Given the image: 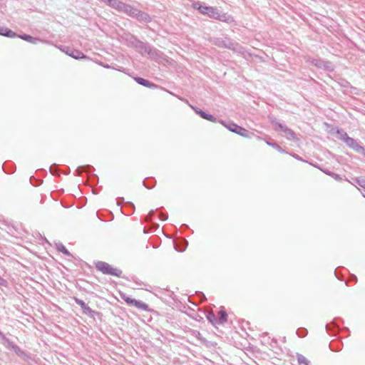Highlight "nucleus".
<instances>
[{
  "label": "nucleus",
  "instance_id": "nucleus-36",
  "mask_svg": "<svg viewBox=\"0 0 365 365\" xmlns=\"http://www.w3.org/2000/svg\"><path fill=\"white\" fill-rule=\"evenodd\" d=\"M50 171L53 175H59V174L57 173V171L55 170V168L53 166L50 167Z\"/></svg>",
  "mask_w": 365,
  "mask_h": 365
},
{
  "label": "nucleus",
  "instance_id": "nucleus-34",
  "mask_svg": "<svg viewBox=\"0 0 365 365\" xmlns=\"http://www.w3.org/2000/svg\"><path fill=\"white\" fill-rule=\"evenodd\" d=\"M63 52H64L66 54L68 55V47L64 46V47H60L59 48Z\"/></svg>",
  "mask_w": 365,
  "mask_h": 365
},
{
  "label": "nucleus",
  "instance_id": "nucleus-18",
  "mask_svg": "<svg viewBox=\"0 0 365 365\" xmlns=\"http://www.w3.org/2000/svg\"><path fill=\"white\" fill-rule=\"evenodd\" d=\"M219 314H220V317L218 319V324H222L227 322V314L226 312L224 310H220L219 312Z\"/></svg>",
  "mask_w": 365,
  "mask_h": 365
},
{
  "label": "nucleus",
  "instance_id": "nucleus-30",
  "mask_svg": "<svg viewBox=\"0 0 365 365\" xmlns=\"http://www.w3.org/2000/svg\"><path fill=\"white\" fill-rule=\"evenodd\" d=\"M329 176H331V178H333L334 180H336L337 181H341L342 180V178L340 177L339 175L334 173H329Z\"/></svg>",
  "mask_w": 365,
  "mask_h": 365
},
{
  "label": "nucleus",
  "instance_id": "nucleus-15",
  "mask_svg": "<svg viewBox=\"0 0 365 365\" xmlns=\"http://www.w3.org/2000/svg\"><path fill=\"white\" fill-rule=\"evenodd\" d=\"M133 306L143 311L148 310V305L142 301L135 299Z\"/></svg>",
  "mask_w": 365,
  "mask_h": 365
},
{
  "label": "nucleus",
  "instance_id": "nucleus-13",
  "mask_svg": "<svg viewBox=\"0 0 365 365\" xmlns=\"http://www.w3.org/2000/svg\"><path fill=\"white\" fill-rule=\"evenodd\" d=\"M0 35L9 38H15L17 36L15 32L4 26H0Z\"/></svg>",
  "mask_w": 365,
  "mask_h": 365
},
{
  "label": "nucleus",
  "instance_id": "nucleus-2",
  "mask_svg": "<svg viewBox=\"0 0 365 365\" xmlns=\"http://www.w3.org/2000/svg\"><path fill=\"white\" fill-rule=\"evenodd\" d=\"M96 268L104 274H109L115 277H120L122 271L110 267L109 264L102 261H98L95 263Z\"/></svg>",
  "mask_w": 365,
  "mask_h": 365
},
{
  "label": "nucleus",
  "instance_id": "nucleus-24",
  "mask_svg": "<svg viewBox=\"0 0 365 365\" xmlns=\"http://www.w3.org/2000/svg\"><path fill=\"white\" fill-rule=\"evenodd\" d=\"M312 63V64L320 68H322V67L325 65L324 61H322L321 59H313Z\"/></svg>",
  "mask_w": 365,
  "mask_h": 365
},
{
  "label": "nucleus",
  "instance_id": "nucleus-8",
  "mask_svg": "<svg viewBox=\"0 0 365 365\" xmlns=\"http://www.w3.org/2000/svg\"><path fill=\"white\" fill-rule=\"evenodd\" d=\"M190 107L192 108V110L197 113L198 114L201 118L205 119V120H207L209 121H211V122H213V123H216L217 122L218 120H217V118L215 117H214L212 115H210V114H207L205 112H204L203 110L196 108V107H194L192 106H190Z\"/></svg>",
  "mask_w": 365,
  "mask_h": 365
},
{
  "label": "nucleus",
  "instance_id": "nucleus-4",
  "mask_svg": "<svg viewBox=\"0 0 365 365\" xmlns=\"http://www.w3.org/2000/svg\"><path fill=\"white\" fill-rule=\"evenodd\" d=\"M220 47L227 48L233 51H236L238 53H244L243 48L238 45V43L232 42L230 40H222L218 41L216 43Z\"/></svg>",
  "mask_w": 365,
  "mask_h": 365
},
{
  "label": "nucleus",
  "instance_id": "nucleus-10",
  "mask_svg": "<svg viewBox=\"0 0 365 365\" xmlns=\"http://www.w3.org/2000/svg\"><path fill=\"white\" fill-rule=\"evenodd\" d=\"M146 53L150 58L157 61L163 58V53L156 48H152L150 46H149V49H148Z\"/></svg>",
  "mask_w": 365,
  "mask_h": 365
},
{
  "label": "nucleus",
  "instance_id": "nucleus-43",
  "mask_svg": "<svg viewBox=\"0 0 365 365\" xmlns=\"http://www.w3.org/2000/svg\"><path fill=\"white\" fill-rule=\"evenodd\" d=\"M1 337H3V338H4V339H5V341L6 340V339L4 338V335H1Z\"/></svg>",
  "mask_w": 365,
  "mask_h": 365
},
{
  "label": "nucleus",
  "instance_id": "nucleus-39",
  "mask_svg": "<svg viewBox=\"0 0 365 365\" xmlns=\"http://www.w3.org/2000/svg\"><path fill=\"white\" fill-rule=\"evenodd\" d=\"M240 130H242V127H240V126L237 125V128H236L235 131L234 133L238 134V133H240Z\"/></svg>",
  "mask_w": 365,
  "mask_h": 365
},
{
  "label": "nucleus",
  "instance_id": "nucleus-12",
  "mask_svg": "<svg viewBox=\"0 0 365 365\" xmlns=\"http://www.w3.org/2000/svg\"><path fill=\"white\" fill-rule=\"evenodd\" d=\"M75 301L78 304L81 306L82 309L83 310V313L88 315H92V314L94 312L88 306L86 305V304L81 299L74 298Z\"/></svg>",
  "mask_w": 365,
  "mask_h": 365
},
{
  "label": "nucleus",
  "instance_id": "nucleus-38",
  "mask_svg": "<svg viewBox=\"0 0 365 365\" xmlns=\"http://www.w3.org/2000/svg\"><path fill=\"white\" fill-rule=\"evenodd\" d=\"M357 182H358V183H359V185L360 186H361V187L365 186V180H357Z\"/></svg>",
  "mask_w": 365,
  "mask_h": 365
},
{
  "label": "nucleus",
  "instance_id": "nucleus-28",
  "mask_svg": "<svg viewBox=\"0 0 365 365\" xmlns=\"http://www.w3.org/2000/svg\"><path fill=\"white\" fill-rule=\"evenodd\" d=\"M324 66L322 67V68L325 69V70H328V71H333L334 70V66L333 65L329 62V61H324Z\"/></svg>",
  "mask_w": 365,
  "mask_h": 365
},
{
  "label": "nucleus",
  "instance_id": "nucleus-29",
  "mask_svg": "<svg viewBox=\"0 0 365 365\" xmlns=\"http://www.w3.org/2000/svg\"><path fill=\"white\" fill-rule=\"evenodd\" d=\"M6 345L9 347H11L12 349H14V351H16L17 349H19V347L15 345V344H13L11 341H9V340H6Z\"/></svg>",
  "mask_w": 365,
  "mask_h": 365
},
{
  "label": "nucleus",
  "instance_id": "nucleus-31",
  "mask_svg": "<svg viewBox=\"0 0 365 365\" xmlns=\"http://www.w3.org/2000/svg\"><path fill=\"white\" fill-rule=\"evenodd\" d=\"M154 215V211L153 210H151L148 215L146 216V220L147 221H150L151 220V218L153 217V215Z\"/></svg>",
  "mask_w": 365,
  "mask_h": 365
},
{
  "label": "nucleus",
  "instance_id": "nucleus-22",
  "mask_svg": "<svg viewBox=\"0 0 365 365\" xmlns=\"http://www.w3.org/2000/svg\"><path fill=\"white\" fill-rule=\"evenodd\" d=\"M70 56L74 58L75 59L86 58L85 55L82 52L77 50L73 51L71 53H70Z\"/></svg>",
  "mask_w": 365,
  "mask_h": 365
},
{
  "label": "nucleus",
  "instance_id": "nucleus-3",
  "mask_svg": "<svg viewBox=\"0 0 365 365\" xmlns=\"http://www.w3.org/2000/svg\"><path fill=\"white\" fill-rule=\"evenodd\" d=\"M274 129L276 130H280L284 133V136L289 140L297 141L299 139L297 137L295 133L285 125H283L279 122H273Z\"/></svg>",
  "mask_w": 365,
  "mask_h": 365
},
{
  "label": "nucleus",
  "instance_id": "nucleus-16",
  "mask_svg": "<svg viewBox=\"0 0 365 365\" xmlns=\"http://www.w3.org/2000/svg\"><path fill=\"white\" fill-rule=\"evenodd\" d=\"M135 81L140 85H142V86H145V87H149L150 88V87L154 86V84L152 83L151 82H150L149 81H148L146 79H144L143 78H140V77L135 78Z\"/></svg>",
  "mask_w": 365,
  "mask_h": 365
},
{
  "label": "nucleus",
  "instance_id": "nucleus-42",
  "mask_svg": "<svg viewBox=\"0 0 365 365\" xmlns=\"http://www.w3.org/2000/svg\"><path fill=\"white\" fill-rule=\"evenodd\" d=\"M3 282H4V279L0 277V284H1Z\"/></svg>",
  "mask_w": 365,
  "mask_h": 365
},
{
  "label": "nucleus",
  "instance_id": "nucleus-5",
  "mask_svg": "<svg viewBox=\"0 0 365 365\" xmlns=\"http://www.w3.org/2000/svg\"><path fill=\"white\" fill-rule=\"evenodd\" d=\"M347 146L352 148L355 151L364 153L365 152V149L363 146L360 145L359 143H357L354 138H346V142L345 143Z\"/></svg>",
  "mask_w": 365,
  "mask_h": 365
},
{
  "label": "nucleus",
  "instance_id": "nucleus-44",
  "mask_svg": "<svg viewBox=\"0 0 365 365\" xmlns=\"http://www.w3.org/2000/svg\"><path fill=\"white\" fill-rule=\"evenodd\" d=\"M363 196L365 197V194H363Z\"/></svg>",
  "mask_w": 365,
  "mask_h": 365
},
{
  "label": "nucleus",
  "instance_id": "nucleus-35",
  "mask_svg": "<svg viewBox=\"0 0 365 365\" xmlns=\"http://www.w3.org/2000/svg\"><path fill=\"white\" fill-rule=\"evenodd\" d=\"M160 219L163 221H165L168 219V216L163 213H160Z\"/></svg>",
  "mask_w": 365,
  "mask_h": 365
},
{
  "label": "nucleus",
  "instance_id": "nucleus-17",
  "mask_svg": "<svg viewBox=\"0 0 365 365\" xmlns=\"http://www.w3.org/2000/svg\"><path fill=\"white\" fill-rule=\"evenodd\" d=\"M219 122L222 124L225 128H227L229 130L232 132H235V129L237 128V124L233 122H230L228 123H226L224 120H220Z\"/></svg>",
  "mask_w": 365,
  "mask_h": 365
},
{
  "label": "nucleus",
  "instance_id": "nucleus-11",
  "mask_svg": "<svg viewBox=\"0 0 365 365\" xmlns=\"http://www.w3.org/2000/svg\"><path fill=\"white\" fill-rule=\"evenodd\" d=\"M136 9H137L133 7V6L124 3L121 13H123L133 18L134 16L135 13L136 12Z\"/></svg>",
  "mask_w": 365,
  "mask_h": 365
},
{
  "label": "nucleus",
  "instance_id": "nucleus-6",
  "mask_svg": "<svg viewBox=\"0 0 365 365\" xmlns=\"http://www.w3.org/2000/svg\"><path fill=\"white\" fill-rule=\"evenodd\" d=\"M133 43L137 51L143 55L146 53L148 49H149V44L145 43L138 39L135 38Z\"/></svg>",
  "mask_w": 365,
  "mask_h": 365
},
{
  "label": "nucleus",
  "instance_id": "nucleus-40",
  "mask_svg": "<svg viewBox=\"0 0 365 365\" xmlns=\"http://www.w3.org/2000/svg\"><path fill=\"white\" fill-rule=\"evenodd\" d=\"M135 282L136 283L137 285L138 286H141V285H145L142 282L140 281H135Z\"/></svg>",
  "mask_w": 365,
  "mask_h": 365
},
{
  "label": "nucleus",
  "instance_id": "nucleus-32",
  "mask_svg": "<svg viewBox=\"0 0 365 365\" xmlns=\"http://www.w3.org/2000/svg\"><path fill=\"white\" fill-rule=\"evenodd\" d=\"M154 215V211L153 210H151L148 215L146 216V220L147 221H150L151 220V218L153 217V215Z\"/></svg>",
  "mask_w": 365,
  "mask_h": 365
},
{
  "label": "nucleus",
  "instance_id": "nucleus-27",
  "mask_svg": "<svg viewBox=\"0 0 365 365\" xmlns=\"http://www.w3.org/2000/svg\"><path fill=\"white\" fill-rule=\"evenodd\" d=\"M267 145H269L272 146V148H274V149L277 150L279 152L282 153H284V150L277 143H272L269 142H267Z\"/></svg>",
  "mask_w": 365,
  "mask_h": 365
},
{
  "label": "nucleus",
  "instance_id": "nucleus-20",
  "mask_svg": "<svg viewBox=\"0 0 365 365\" xmlns=\"http://www.w3.org/2000/svg\"><path fill=\"white\" fill-rule=\"evenodd\" d=\"M207 320L211 322L212 324H219L218 319H217L216 316L212 312H210L207 315Z\"/></svg>",
  "mask_w": 365,
  "mask_h": 365
},
{
  "label": "nucleus",
  "instance_id": "nucleus-26",
  "mask_svg": "<svg viewBox=\"0 0 365 365\" xmlns=\"http://www.w3.org/2000/svg\"><path fill=\"white\" fill-rule=\"evenodd\" d=\"M238 135L245 138H251V133L244 128H242V130L238 133Z\"/></svg>",
  "mask_w": 365,
  "mask_h": 365
},
{
  "label": "nucleus",
  "instance_id": "nucleus-14",
  "mask_svg": "<svg viewBox=\"0 0 365 365\" xmlns=\"http://www.w3.org/2000/svg\"><path fill=\"white\" fill-rule=\"evenodd\" d=\"M20 38L27 41V42H29V43H34V44H36L37 43L38 41H40V40L38 38H34L30 35H28V34H24V35H20V36H18Z\"/></svg>",
  "mask_w": 365,
  "mask_h": 365
},
{
  "label": "nucleus",
  "instance_id": "nucleus-23",
  "mask_svg": "<svg viewBox=\"0 0 365 365\" xmlns=\"http://www.w3.org/2000/svg\"><path fill=\"white\" fill-rule=\"evenodd\" d=\"M337 133L339 135V138L343 140L344 143L346 142V138H349L347 133L344 130H338Z\"/></svg>",
  "mask_w": 365,
  "mask_h": 365
},
{
  "label": "nucleus",
  "instance_id": "nucleus-19",
  "mask_svg": "<svg viewBox=\"0 0 365 365\" xmlns=\"http://www.w3.org/2000/svg\"><path fill=\"white\" fill-rule=\"evenodd\" d=\"M297 362L299 364L309 365V361L302 354H297Z\"/></svg>",
  "mask_w": 365,
  "mask_h": 365
},
{
  "label": "nucleus",
  "instance_id": "nucleus-37",
  "mask_svg": "<svg viewBox=\"0 0 365 365\" xmlns=\"http://www.w3.org/2000/svg\"><path fill=\"white\" fill-rule=\"evenodd\" d=\"M316 167L317 168V166H316ZM318 168H319V170H321L323 173H324L325 174H327V175H329V173H332V172H331V171H329V170H324V169H322V168H319V167H318Z\"/></svg>",
  "mask_w": 365,
  "mask_h": 365
},
{
  "label": "nucleus",
  "instance_id": "nucleus-25",
  "mask_svg": "<svg viewBox=\"0 0 365 365\" xmlns=\"http://www.w3.org/2000/svg\"><path fill=\"white\" fill-rule=\"evenodd\" d=\"M121 298L128 304L130 305H133L135 301V299H132L130 297L125 295V294H121Z\"/></svg>",
  "mask_w": 365,
  "mask_h": 365
},
{
  "label": "nucleus",
  "instance_id": "nucleus-7",
  "mask_svg": "<svg viewBox=\"0 0 365 365\" xmlns=\"http://www.w3.org/2000/svg\"><path fill=\"white\" fill-rule=\"evenodd\" d=\"M101 1L106 3L112 9L116 10L118 12H121L123 9V6L124 2L120 0H101Z\"/></svg>",
  "mask_w": 365,
  "mask_h": 365
},
{
  "label": "nucleus",
  "instance_id": "nucleus-1",
  "mask_svg": "<svg viewBox=\"0 0 365 365\" xmlns=\"http://www.w3.org/2000/svg\"><path fill=\"white\" fill-rule=\"evenodd\" d=\"M194 9H197L201 14L207 15L222 21L228 22L231 17L226 14H222L216 7L202 6L200 2H195L192 4Z\"/></svg>",
  "mask_w": 365,
  "mask_h": 365
},
{
  "label": "nucleus",
  "instance_id": "nucleus-33",
  "mask_svg": "<svg viewBox=\"0 0 365 365\" xmlns=\"http://www.w3.org/2000/svg\"><path fill=\"white\" fill-rule=\"evenodd\" d=\"M293 158H294L296 160H299V161H303V162H305L302 157H300L299 155H297V154H292L291 155Z\"/></svg>",
  "mask_w": 365,
  "mask_h": 365
},
{
  "label": "nucleus",
  "instance_id": "nucleus-9",
  "mask_svg": "<svg viewBox=\"0 0 365 365\" xmlns=\"http://www.w3.org/2000/svg\"><path fill=\"white\" fill-rule=\"evenodd\" d=\"M133 18H135L140 22L148 23L151 21V17L147 13L141 11L138 9H136V12Z\"/></svg>",
  "mask_w": 365,
  "mask_h": 365
},
{
  "label": "nucleus",
  "instance_id": "nucleus-21",
  "mask_svg": "<svg viewBox=\"0 0 365 365\" xmlns=\"http://www.w3.org/2000/svg\"><path fill=\"white\" fill-rule=\"evenodd\" d=\"M56 247L58 251L61 252L66 255H68V250L61 242H56Z\"/></svg>",
  "mask_w": 365,
  "mask_h": 365
},
{
  "label": "nucleus",
  "instance_id": "nucleus-41",
  "mask_svg": "<svg viewBox=\"0 0 365 365\" xmlns=\"http://www.w3.org/2000/svg\"><path fill=\"white\" fill-rule=\"evenodd\" d=\"M196 336H197L198 339H200V338H201V334H200L199 331H197V334Z\"/></svg>",
  "mask_w": 365,
  "mask_h": 365
}]
</instances>
